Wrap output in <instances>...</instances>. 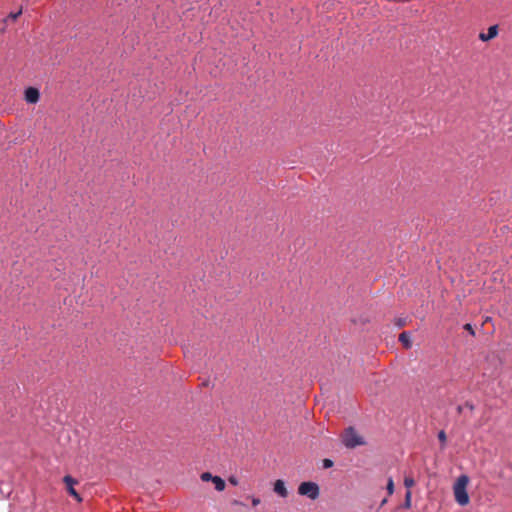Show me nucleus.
Returning <instances> with one entry per match:
<instances>
[{
  "label": "nucleus",
  "instance_id": "1",
  "mask_svg": "<svg viewBox=\"0 0 512 512\" xmlns=\"http://www.w3.org/2000/svg\"><path fill=\"white\" fill-rule=\"evenodd\" d=\"M469 483V477L467 475H461L457 478L454 486L453 493L455 497V501L460 506H466L469 504L470 498L467 493V486Z\"/></svg>",
  "mask_w": 512,
  "mask_h": 512
},
{
  "label": "nucleus",
  "instance_id": "2",
  "mask_svg": "<svg viewBox=\"0 0 512 512\" xmlns=\"http://www.w3.org/2000/svg\"><path fill=\"white\" fill-rule=\"evenodd\" d=\"M343 443L347 448H355L363 445L364 440L353 427H349L343 435Z\"/></svg>",
  "mask_w": 512,
  "mask_h": 512
},
{
  "label": "nucleus",
  "instance_id": "3",
  "mask_svg": "<svg viewBox=\"0 0 512 512\" xmlns=\"http://www.w3.org/2000/svg\"><path fill=\"white\" fill-rule=\"evenodd\" d=\"M298 493L315 500L319 497V486L314 482H302L298 487Z\"/></svg>",
  "mask_w": 512,
  "mask_h": 512
},
{
  "label": "nucleus",
  "instance_id": "4",
  "mask_svg": "<svg viewBox=\"0 0 512 512\" xmlns=\"http://www.w3.org/2000/svg\"><path fill=\"white\" fill-rule=\"evenodd\" d=\"M63 481L64 483L66 484V487H67V490H68V493L74 497L78 502H81L82 499L80 497V495L76 492V490L74 489V485L77 484V480H75L74 478H72L70 475H66L64 478H63Z\"/></svg>",
  "mask_w": 512,
  "mask_h": 512
},
{
  "label": "nucleus",
  "instance_id": "5",
  "mask_svg": "<svg viewBox=\"0 0 512 512\" xmlns=\"http://www.w3.org/2000/svg\"><path fill=\"white\" fill-rule=\"evenodd\" d=\"M24 98L27 103H31V104L37 103L40 99L39 90L34 87L27 88L25 90Z\"/></svg>",
  "mask_w": 512,
  "mask_h": 512
},
{
  "label": "nucleus",
  "instance_id": "6",
  "mask_svg": "<svg viewBox=\"0 0 512 512\" xmlns=\"http://www.w3.org/2000/svg\"><path fill=\"white\" fill-rule=\"evenodd\" d=\"M498 34V27L497 25H492L488 28V31L487 33H480L479 34V39L486 42V41H489L493 38H495Z\"/></svg>",
  "mask_w": 512,
  "mask_h": 512
},
{
  "label": "nucleus",
  "instance_id": "7",
  "mask_svg": "<svg viewBox=\"0 0 512 512\" xmlns=\"http://www.w3.org/2000/svg\"><path fill=\"white\" fill-rule=\"evenodd\" d=\"M273 489L274 492L277 493L282 498H286L288 496V491L286 489L285 483L281 479L275 481Z\"/></svg>",
  "mask_w": 512,
  "mask_h": 512
},
{
  "label": "nucleus",
  "instance_id": "8",
  "mask_svg": "<svg viewBox=\"0 0 512 512\" xmlns=\"http://www.w3.org/2000/svg\"><path fill=\"white\" fill-rule=\"evenodd\" d=\"M399 341L403 344V346L406 348V349H409L411 348L412 346V342H411V338H410V334L406 331L402 332L400 335H399Z\"/></svg>",
  "mask_w": 512,
  "mask_h": 512
},
{
  "label": "nucleus",
  "instance_id": "9",
  "mask_svg": "<svg viewBox=\"0 0 512 512\" xmlns=\"http://www.w3.org/2000/svg\"><path fill=\"white\" fill-rule=\"evenodd\" d=\"M213 484L215 485V489L217 491H223L226 487L225 481L219 476H215L213 479Z\"/></svg>",
  "mask_w": 512,
  "mask_h": 512
},
{
  "label": "nucleus",
  "instance_id": "10",
  "mask_svg": "<svg viewBox=\"0 0 512 512\" xmlns=\"http://www.w3.org/2000/svg\"><path fill=\"white\" fill-rule=\"evenodd\" d=\"M22 7L17 12H11L8 14V16L3 20V22L6 24L8 21H16L18 17L22 14Z\"/></svg>",
  "mask_w": 512,
  "mask_h": 512
},
{
  "label": "nucleus",
  "instance_id": "11",
  "mask_svg": "<svg viewBox=\"0 0 512 512\" xmlns=\"http://www.w3.org/2000/svg\"><path fill=\"white\" fill-rule=\"evenodd\" d=\"M201 480L204 482L212 481L215 478L210 472H203L200 476Z\"/></svg>",
  "mask_w": 512,
  "mask_h": 512
},
{
  "label": "nucleus",
  "instance_id": "12",
  "mask_svg": "<svg viewBox=\"0 0 512 512\" xmlns=\"http://www.w3.org/2000/svg\"><path fill=\"white\" fill-rule=\"evenodd\" d=\"M386 490L389 495H392L394 493V481L391 477L387 481Z\"/></svg>",
  "mask_w": 512,
  "mask_h": 512
},
{
  "label": "nucleus",
  "instance_id": "13",
  "mask_svg": "<svg viewBox=\"0 0 512 512\" xmlns=\"http://www.w3.org/2000/svg\"><path fill=\"white\" fill-rule=\"evenodd\" d=\"M404 485L406 488L410 489L415 485V481L412 477H405Z\"/></svg>",
  "mask_w": 512,
  "mask_h": 512
},
{
  "label": "nucleus",
  "instance_id": "14",
  "mask_svg": "<svg viewBox=\"0 0 512 512\" xmlns=\"http://www.w3.org/2000/svg\"><path fill=\"white\" fill-rule=\"evenodd\" d=\"M411 496L412 493L410 490H408L405 494V507L409 508L411 506Z\"/></svg>",
  "mask_w": 512,
  "mask_h": 512
},
{
  "label": "nucleus",
  "instance_id": "15",
  "mask_svg": "<svg viewBox=\"0 0 512 512\" xmlns=\"http://www.w3.org/2000/svg\"><path fill=\"white\" fill-rule=\"evenodd\" d=\"M438 439L439 441L442 443V445L444 446L445 443H446V433L445 431L441 430L439 433H438Z\"/></svg>",
  "mask_w": 512,
  "mask_h": 512
},
{
  "label": "nucleus",
  "instance_id": "16",
  "mask_svg": "<svg viewBox=\"0 0 512 512\" xmlns=\"http://www.w3.org/2000/svg\"><path fill=\"white\" fill-rule=\"evenodd\" d=\"M333 466V461L331 459H324L323 460V468L328 469Z\"/></svg>",
  "mask_w": 512,
  "mask_h": 512
},
{
  "label": "nucleus",
  "instance_id": "17",
  "mask_svg": "<svg viewBox=\"0 0 512 512\" xmlns=\"http://www.w3.org/2000/svg\"><path fill=\"white\" fill-rule=\"evenodd\" d=\"M464 329L468 331L471 335H475L474 329L470 323L465 324Z\"/></svg>",
  "mask_w": 512,
  "mask_h": 512
},
{
  "label": "nucleus",
  "instance_id": "18",
  "mask_svg": "<svg viewBox=\"0 0 512 512\" xmlns=\"http://www.w3.org/2000/svg\"><path fill=\"white\" fill-rule=\"evenodd\" d=\"M229 483L234 485V486H237L238 485V479L234 476H230L229 479H228Z\"/></svg>",
  "mask_w": 512,
  "mask_h": 512
},
{
  "label": "nucleus",
  "instance_id": "19",
  "mask_svg": "<svg viewBox=\"0 0 512 512\" xmlns=\"http://www.w3.org/2000/svg\"><path fill=\"white\" fill-rule=\"evenodd\" d=\"M260 504V499L259 498H252V505L253 506H257Z\"/></svg>",
  "mask_w": 512,
  "mask_h": 512
},
{
  "label": "nucleus",
  "instance_id": "20",
  "mask_svg": "<svg viewBox=\"0 0 512 512\" xmlns=\"http://www.w3.org/2000/svg\"><path fill=\"white\" fill-rule=\"evenodd\" d=\"M465 407H468V409H470V410H473V409H474L473 404H471V403H469V402H466V403H465Z\"/></svg>",
  "mask_w": 512,
  "mask_h": 512
},
{
  "label": "nucleus",
  "instance_id": "21",
  "mask_svg": "<svg viewBox=\"0 0 512 512\" xmlns=\"http://www.w3.org/2000/svg\"><path fill=\"white\" fill-rule=\"evenodd\" d=\"M232 503H233L234 505H239V504H240V502H239V501H237V500H234Z\"/></svg>",
  "mask_w": 512,
  "mask_h": 512
},
{
  "label": "nucleus",
  "instance_id": "22",
  "mask_svg": "<svg viewBox=\"0 0 512 512\" xmlns=\"http://www.w3.org/2000/svg\"><path fill=\"white\" fill-rule=\"evenodd\" d=\"M457 410H458V412H459V413H461V411H462V406H458Z\"/></svg>",
  "mask_w": 512,
  "mask_h": 512
},
{
  "label": "nucleus",
  "instance_id": "23",
  "mask_svg": "<svg viewBox=\"0 0 512 512\" xmlns=\"http://www.w3.org/2000/svg\"><path fill=\"white\" fill-rule=\"evenodd\" d=\"M387 502V499H383L381 505H384Z\"/></svg>",
  "mask_w": 512,
  "mask_h": 512
}]
</instances>
